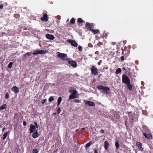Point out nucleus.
Listing matches in <instances>:
<instances>
[{
	"label": "nucleus",
	"mask_w": 153,
	"mask_h": 153,
	"mask_svg": "<svg viewBox=\"0 0 153 153\" xmlns=\"http://www.w3.org/2000/svg\"><path fill=\"white\" fill-rule=\"evenodd\" d=\"M26 55H27L28 56H30V53L29 52L27 53H25V54L24 55V56H25Z\"/></svg>",
	"instance_id": "nucleus-40"
},
{
	"label": "nucleus",
	"mask_w": 153,
	"mask_h": 153,
	"mask_svg": "<svg viewBox=\"0 0 153 153\" xmlns=\"http://www.w3.org/2000/svg\"><path fill=\"white\" fill-rule=\"evenodd\" d=\"M91 31H92V32L93 33H94V34H96L97 33V31L95 30L94 29H92V30H91Z\"/></svg>",
	"instance_id": "nucleus-32"
},
{
	"label": "nucleus",
	"mask_w": 153,
	"mask_h": 153,
	"mask_svg": "<svg viewBox=\"0 0 153 153\" xmlns=\"http://www.w3.org/2000/svg\"><path fill=\"white\" fill-rule=\"evenodd\" d=\"M143 83H144V82L143 81H142L141 82V84L143 85Z\"/></svg>",
	"instance_id": "nucleus-53"
},
{
	"label": "nucleus",
	"mask_w": 153,
	"mask_h": 153,
	"mask_svg": "<svg viewBox=\"0 0 153 153\" xmlns=\"http://www.w3.org/2000/svg\"><path fill=\"white\" fill-rule=\"evenodd\" d=\"M68 41L69 43H70L72 46H74V47H76L78 45L77 43L74 40L70 39L68 40Z\"/></svg>",
	"instance_id": "nucleus-7"
},
{
	"label": "nucleus",
	"mask_w": 153,
	"mask_h": 153,
	"mask_svg": "<svg viewBox=\"0 0 153 153\" xmlns=\"http://www.w3.org/2000/svg\"><path fill=\"white\" fill-rule=\"evenodd\" d=\"M143 134L145 137L146 138H147L149 139H151L152 138V135L151 134H147L146 133H144Z\"/></svg>",
	"instance_id": "nucleus-15"
},
{
	"label": "nucleus",
	"mask_w": 153,
	"mask_h": 153,
	"mask_svg": "<svg viewBox=\"0 0 153 153\" xmlns=\"http://www.w3.org/2000/svg\"><path fill=\"white\" fill-rule=\"evenodd\" d=\"M91 28H92V27L90 25H89L88 27V29L90 31H91V30H92V29Z\"/></svg>",
	"instance_id": "nucleus-34"
},
{
	"label": "nucleus",
	"mask_w": 153,
	"mask_h": 153,
	"mask_svg": "<svg viewBox=\"0 0 153 153\" xmlns=\"http://www.w3.org/2000/svg\"><path fill=\"white\" fill-rule=\"evenodd\" d=\"M98 151L97 150H95V151H94V153H98Z\"/></svg>",
	"instance_id": "nucleus-47"
},
{
	"label": "nucleus",
	"mask_w": 153,
	"mask_h": 153,
	"mask_svg": "<svg viewBox=\"0 0 153 153\" xmlns=\"http://www.w3.org/2000/svg\"><path fill=\"white\" fill-rule=\"evenodd\" d=\"M23 125L24 126H25L27 125V123L26 121H24L23 122Z\"/></svg>",
	"instance_id": "nucleus-41"
},
{
	"label": "nucleus",
	"mask_w": 153,
	"mask_h": 153,
	"mask_svg": "<svg viewBox=\"0 0 153 153\" xmlns=\"http://www.w3.org/2000/svg\"><path fill=\"white\" fill-rule=\"evenodd\" d=\"M57 56L59 58L61 59L62 60H65V58L67 57V56L66 54L65 53H59Z\"/></svg>",
	"instance_id": "nucleus-5"
},
{
	"label": "nucleus",
	"mask_w": 153,
	"mask_h": 153,
	"mask_svg": "<svg viewBox=\"0 0 153 153\" xmlns=\"http://www.w3.org/2000/svg\"><path fill=\"white\" fill-rule=\"evenodd\" d=\"M100 132L101 133H104V130L102 129H101L100 131Z\"/></svg>",
	"instance_id": "nucleus-42"
},
{
	"label": "nucleus",
	"mask_w": 153,
	"mask_h": 153,
	"mask_svg": "<svg viewBox=\"0 0 153 153\" xmlns=\"http://www.w3.org/2000/svg\"><path fill=\"white\" fill-rule=\"evenodd\" d=\"M62 98L61 97H59L58 99V100H57V102H58L57 104V105H59L60 104V103H61V102L62 101Z\"/></svg>",
	"instance_id": "nucleus-18"
},
{
	"label": "nucleus",
	"mask_w": 153,
	"mask_h": 153,
	"mask_svg": "<svg viewBox=\"0 0 153 153\" xmlns=\"http://www.w3.org/2000/svg\"><path fill=\"white\" fill-rule=\"evenodd\" d=\"M46 37L47 39H49L53 40L55 38L53 35L49 34H46Z\"/></svg>",
	"instance_id": "nucleus-10"
},
{
	"label": "nucleus",
	"mask_w": 153,
	"mask_h": 153,
	"mask_svg": "<svg viewBox=\"0 0 153 153\" xmlns=\"http://www.w3.org/2000/svg\"><path fill=\"white\" fill-rule=\"evenodd\" d=\"M96 31H97V32H99V30H98V29H97V30Z\"/></svg>",
	"instance_id": "nucleus-54"
},
{
	"label": "nucleus",
	"mask_w": 153,
	"mask_h": 153,
	"mask_svg": "<svg viewBox=\"0 0 153 153\" xmlns=\"http://www.w3.org/2000/svg\"><path fill=\"white\" fill-rule=\"evenodd\" d=\"M34 124L36 126V127L37 128H38V125H37V122H34Z\"/></svg>",
	"instance_id": "nucleus-37"
},
{
	"label": "nucleus",
	"mask_w": 153,
	"mask_h": 153,
	"mask_svg": "<svg viewBox=\"0 0 153 153\" xmlns=\"http://www.w3.org/2000/svg\"><path fill=\"white\" fill-rule=\"evenodd\" d=\"M6 128L5 127L2 130V131H3Z\"/></svg>",
	"instance_id": "nucleus-48"
},
{
	"label": "nucleus",
	"mask_w": 153,
	"mask_h": 153,
	"mask_svg": "<svg viewBox=\"0 0 153 153\" xmlns=\"http://www.w3.org/2000/svg\"><path fill=\"white\" fill-rule=\"evenodd\" d=\"M90 25V24L89 23H86V24L85 25L86 26H87L88 25V26Z\"/></svg>",
	"instance_id": "nucleus-43"
},
{
	"label": "nucleus",
	"mask_w": 153,
	"mask_h": 153,
	"mask_svg": "<svg viewBox=\"0 0 153 153\" xmlns=\"http://www.w3.org/2000/svg\"><path fill=\"white\" fill-rule=\"evenodd\" d=\"M68 63L74 68H76L77 67L76 63L74 61H69Z\"/></svg>",
	"instance_id": "nucleus-9"
},
{
	"label": "nucleus",
	"mask_w": 153,
	"mask_h": 153,
	"mask_svg": "<svg viewBox=\"0 0 153 153\" xmlns=\"http://www.w3.org/2000/svg\"><path fill=\"white\" fill-rule=\"evenodd\" d=\"M101 61H100V62H101ZM98 65H100V62H98Z\"/></svg>",
	"instance_id": "nucleus-52"
},
{
	"label": "nucleus",
	"mask_w": 153,
	"mask_h": 153,
	"mask_svg": "<svg viewBox=\"0 0 153 153\" xmlns=\"http://www.w3.org/2000/svg\"><path fill=\"white\" fill-rule=\"evenodd\" d=\"M2 34H3L4 35H5L6 34V33H4V32H3L2 33Z\"/></svg>",
	"instance_id": "nucleus-49"
},
{
	"label": "nucleus",
	"mask_w": 153,
	"mask_h": 153,
	"mask_svg": "<svg viewBox=\"0 0 153 153\" xmlns=\"http://www.w3.org/2000/svg\"><path fill=\"white\" fill-rule=\"evenodd\" d=\"M54 100V98L53 97L51 96L49 98L48 101L49 102H51L52 101Z\"/></svg>",
	"instance_id": "nucleus-25"
},
{
	"label": "nucleus",
	"mask_w": 153,
	"mask_h": 153,
	"mask_svg": "<svg viewBox=\"0 0 153 153\" xmlns=\"http://www.w3.org/2000/svg\"><path fill=\"white\" fill-rule=\"evenodd\" d=\"M122 69L123 70H124V71H126V68L124 67H123L122 68Z\"/></svg>",
	"instance_id": "nucleus-46"
},
{
	"label": "nucleus",
	"mask_w": 153,
	"mask_h": 153,
	"mask_svg": "<svg viewBox=\"0 0 153 153\" xmlns=\"http://www.w3.org/2000/svg\"><path fill=\"white\" fill-rule=\"evenodd\" d=\"M77 22L79 23H82L84 22V21L81 18H78Z\"/></svg>",
	"instance_id": "nucleus-26"
},
{
	"label": "nucleus",
	"mask_w": 153,
	"mask_h": 153,
	"mask_svg": "<svg viewBox=\"0 0 153 153\" xmlns=\"http://www.w3.org/2000/svg\"><path fill=\"white\" fill-rule=\"evenodd\" d=\"M136 145L138 146L139 149L142 151H143V148L142 147V144L140 142H137L136 143Z\"/></svg>",
	"instance_id": "nucleus-13"
},
{
	"label": "nucleus",
	"mask_w": 153,
	"mask_h": 153,
	"mask_svg": "<svg viewBox=\"0 0 153 153\" xmlns=\"http://www.w3.org/2000/svg\"><path fill=\"white\" fill-rule=\"evenodd\" d=\"M97 88L99 90H102L103 91L101 92L105 93L106 94H110V89L108 87H105L102 85H99L97 86Z\"/></svg>",
	"instance_id": "nucleus-1"
},
{
	"label": "nucleus",
	"mask_w": 153,
	"mask_h": 153,
	"mask_svg": "<svg viewBox=\"0 0 153 153\" xmlns=\"http://www.w3.org/2000/svg\"><path fill=\"white\" fill-rule=\"evenodd\" d=\"M9 95L8 93H6L5 96V98L6 99H7L9 97Z\"/></svg>",
	"instance_id": "nucleus-33"
},
{
	"label": "nucleus",
	"mask_w": 153,
	"mask_h": 153,
	"mask_svg": "<svg viewBox=\"0 0 153 153\" xmlns=\"http://www.w3.org/2000/svg\"><path fill=\"white\" fill-rule=\"evenodd\" d=\"M13 64V62H10L8 65V68H12Z\"/></svg>",
	"instance_id": "nucleus-23"
},
{
	"label": "nucleus",
	"mask_w": 153,
	"mask_h": 153,
	"mask_svg": "<svg viewBox=\"0 0 153 153\" xmlns=\"http://www.w3.org/2000/svg\"><path fill=\"white\" fill-rule=\"evenodd\" d=\"M68 59H66V60L67 61H68Z\"/></svg>",
	"instance_id": "nucleus-56"
},
{
	"label": "nucleus",
	"mask_w": 153,
	"mask_h": 153,
	"mask_svg": "<svg viewBox=\"0 0 153 153\" xmlns=\"http://www.w3.org/2000/svg\"><path fill=\"white\" fill-rule=\"evenodd\" d=\"M32 137L34 138H36L39 137L38 133L36 131L33 134Z\"/></svg>",
	"instance_id": "nucleus-16"
},
{
	"label": "nucleus",
	"mask_w": 153,
	"mask_h": 153,
	"mask_svg": "<svg viewBox=\"0 0 153 153\" xmlns=\"http://www.w3.org/2000/svg\"><path fill=\"white\" fill-rule=\"evenodd\" d=\"M121 71V69L120 68H118L115 71V73L116 74H118L120 73Z\"/></svg>",
	"instance_id": "nucleus-24"
},
{
	"label": "nucleus",
	"mask_w": 153,
	"mask_h": 153,
	"mask_svg": "<svg viewBox=\"0 0 153 153\" xmlns=\"http://www.w3.org/2000/svg\"><path fill=\"white\" fill-rule=\"evenodd\" d=\"M76 131H78V129H76Z\"/></svg>",
	"instance_id": "nucleus-57"
},
{
	"label": "nucleus",
	"mask_w": 153,
	"mask_h": 153,
	"mask_svg": "<svg viewBox=\"0 0 153 153\" xmlns=\"http://www.w3.org/2000/svg\"><path fill=\"white\" fill-rule=\"evenodd\" d=\"M98 71L97 68L94 66H92L91 68V72L92 74L94 75H97Z\"/></svg>",
	"instance_id": "nucleus-4"
},
{
	"label": "nucleus",
	"mask_w": 153,
	"mask_h": 153,
	"mask_svg": "<svg viewBox=\"0 0 153 153\" xmlns=\"http://www.w3.org/2000/svg\"><path fill=\"white\" fill-rule=\"evenodd\" d=\"M84 102L85 103V104L88 105L89 106H95V103L94 102L91 101L84 100Z\"/></svg>",
	"instance_id": "nucleus-6"
},
{
	"label": "nucleus",
	"mask_w": 153,
	"mask_h": 153,
	"mask_svg": "<svg viewBox=\"0 0 153 153\" xmlns=\"http://www.w3.org/2000/svg\"><path fill=\"white\" fill-rule=\"evenodd\" d=\"M127 85V87L130 90H131L132 89V85L130 84V83H129L128 84H126Z\"/></svg>",
	"instance_id": "nucleus-20"
},
{
	"label": "nucleus",
	"mask_w": 153,
	"mask_h": 153,
	"mask_svg": "<svg viewBox=\"0 0 153 153\" xmlns=\"http://www.w3.org/2000/svg\"><path fill=\"white\" fill-rule=\"evenodd\" d=\"M127 112L128 114H130L131 113V111H130V112L128 111Z\"/></svg>",
	"instance_id": "nucleus-51"
},
{
	"label": "nucleus",
	"mask_w": 153,
	"mask_h": 153,
	"mask_svg": "<svg viewBox=\"0 0 153 153\" xmlns=\"http://www.w3.org/2000/svg\"><path fill=\"white\" fill-rule=\"evenodd\" d=\"M121 60L122 61H123L124 60V57L123 56H122L120 58Z\"/></svg>",
	"instance_id": "nucleus-38"
},
{
	"label": "nucleus",
	"mask_w": 153,
	"mask_h": 153,
	"mask_svg": "<svg viewBox=\"0 0 153 153\" xmlns=\"http://www.w3.org/2000/svg\"><path fill=\"white\" fill-rule=\"evenodd\" d=\"M9 153H11V152H9Z\"/></svg>",
	"instance_id": "nucleus-58"
},
{
	"label": "nucleus",
	"mask_w": 153,
	"mask_h": 153,
	"mask_svg": "<svg viewBox=\"0 0 153 153\" xmlns=\"http://www.w3.org/2000/svg\"><path fill=\"white\" fill-rule=\"evenodd\" d=\"M75 102L76 103H78L80 102V101L79 100L76 99L75 100Z\"/></svg>",
	"instance_id": "nucleus-39"
},
{
	"label": "nucleus",
	"mask_w": 153,
	"mask_h": 153,
	"mask_svg": "<svg viewBox=\"0 0 153 153\" xmlns=\"http://www.w3.org/2000/svg\"><path fill=\"white\" fill-rule=\"evenodd\" d=\"M7 105L6 104H4L1 106L0 109L1 110H3L4 109H5L6 108Z\"/></svg>",
	"instance_id": "nucleus-19"
},
{
	"label": "nucleus",
	"mask_w": 153,
	"mask_h": 153,
	"mask_svg": "<svg viewBox=\"0 0 153 153\" xmlns=\"http://www.w3.org/2000/svg\"><path fill=\"white\" fill-rule=\"evenodd\" d=\"M7 135V132L4 134H3V136L4 137L3 139L4 140L6 139Z\"/></svg>",
	"instance_id": "nucleus-29"
},
{
	"label": "nucleus",
	"mask_w": 153,
	"mask_h": 153,
	"mask_svg": "<svg viewBox=\"0 0 153 153\" xmlns=\"http://www.w3.org/2000/svg\"><path fill=\"white\" fill-rule=\"evenodd\" d=\"M88 46L89 47H92V45L91 44H89L88 45Z\"/></svg>",
	"instance_id": "nucleus-45"
},
{
	"label": "nucleus",
	"mask_w": 153,
	"mask_h": 153,
	"mask_svg": "<svg viewBox=\"0 0 153 153\" xmlns=\"http://www.w3.org/2000/svg\"><path fill=\"white\" fill-rule=\"evenodd\" d=\"M92 144V142H89L88 143H87L86 144V145L85 146V148H88Z\"/></svg>",
	"instance_id": "nucleus-21"
},
{
	"label": "nucleus",
	"mask_w": 153,
	"mask_h": 153,
	"mask_svg": "<svg viewBox=\"0 0 153 153\" xmlns=\"http://www.w3.org/2000/svg\"><path fill=\"white\" fill-rule=\"evenodd\" d=\"M57 113L58 114H59L61 112V109L60 108H59L57 110Z\"/></svg>",
	"instance_id": "nucleus-35"
},
{
	"label": "nucleus",
	"mask_w": 153,
	"mask_h": 153,
	"mask_svg": "<svg viewBox=\"0 0 153 153\" xmlns=\"http://www.w3.org/2000/svg\"><path fill=\"white\" fill-rule=\"evenodd\" d=\"M97 52H98V51H97L96 52H95V54H97Z\"/></svg>",
	"instance_id": "nucleus-55"
},
{
	"label": "nucleus",
	"mask_w": 153,
	"mask_h": 153,
	"mask_svg": "<svg viewBox=\"0 0 153 153\" xmlns=\"http://www.w3.org/2000/svg\"><path fill=\"white\" fill-rule=\"evenodd\" d=\"M75 20L74 18H72L70 20V24H73L75 23Z\"/></svg>",
	"instance_id": "nucleus-22"
},
{
	"label": "nucleus",
	"mask_w": 153,
	"mask_h": 153,
	"mask_svg": "<svg viewBox=\"0 0 153 153\" xmlns=\"http://www.w3.org/2000/svg\"><path fill=\"white\" fill-rule=\"evenodd\" d=\"M115 145L116 147V149H117L119 146V145L117 142H116L115 143Z\"/></svg>",
	"instance_id": "nucleus-28"
},
{
	"label": "nucleus",
	"mask_w": 153,
	"mask_h": 153,
	"mask_svg": "<svg viewBox=\"0 0 153 153\" xmlns=\"http://www.w3.org/2000/svg\"><path fill=\"white\" fill-rule=\"evenodd\" d=\"M69 92L71 93V94L69 96V100L78 97L77 96V91L76 90L71 89L69 90Z\"/></svg>",
	"instance_id": "nucleus-2"
},
{
	"label": "nucleus",
	"mask_w": 153,
	"mask_h": 153,
	"mask_svg": "<svg viewBox=\"0 0 153 153\" xmlns=\"http://www.w3.org/2000/svg\"><path fill=\"white\" fill-rule=\"evenodd\" d=\"M82 47L80 45H79L78 47V50L80 51H81L82 50Z\"/></svg>",
	"instance_id": "nucleus-31"
},
{
	"label": "nucleus",
	"mask_w": 153,
	"mask_h": 153,
	"mask_svg": "<svg viewBox=\"0 0 153 153\" xmlns=\"http://www.w3.org/2000/svg\"><path fill=\"white\" fill-rule=\"evenodd\" d=\"M46 101H47V100H46V99H44V100H42V102H41V103H42V104H44V103H45V102H46Z\"/></svg>",
	"instance_id": "nucleus-36"
},
{
	"label": "nucleus",
	"mask_w": 153,
	"mask_h": 153,
	"mask_svg": "<svg viewBox=\"0 0 153 153\" xmlns=\"http://www.w3.org/2000/svg\"><path fill=\"white\" fill-rule=\"evenodd\" d=\"M122 81L123 82L126 84L130 83V79L127 75L125 74L122 75Z\"/></svg>",
	"instance_id": "nucleus-3"
},
{
	"label": "nucleus",
	"mask_w": 153,
	"mask_h": 153,
	"mask_svg": "<svg viewBox=\"0 0 153 153\" xmlns=\"http://www.w3.org/2000/svg\"><path fill=\"white\" fill-rule=\"evenodd\" d=\"M11 90L12 91H14L15 93H17L19 92V88L16 86L13 87Z\"/></svg>",
	"instance_id": "nucleus-12"
},
{
	"label": "nucleus",
	"mask_w": 153,
	"mask_h": 153,
	"mask_svg": "<svg viewBox=\"0 0 153 153\" xmlns=\"http://www.w3.org/2000/svg\"><path fill=\"white\" fill-rule=\"evenodd\" d=\"M32 152L33 153H37L38 151L37 149H33Z\"/></svg>",
	"instance_id": "nucleus-30"
},
{
	"label": "nucleus",
	"mask_w": 153,
	"mask_h": 153,
	"mask_svg": "<svg viewBox=\"0 0 153 153\" xmlns=\"http://www.w3.org/2000/svg\"><path fill=\"white\" fill-rule=\"evenodd\" d=\"M38 54H39V50L34 51L33 53V55H37Z\"/></svg>",
	"instance_id": "nucleus-27"
},
{
	"label": "nucleus",
	"mask_w": 153,
	"mask_h": 153,
	"mask_svg": "<svg viewBox=\"0 0 153 153\" xmlns=\"http://www.w3.org/2000/svg\"><path fill=\"white\" fill-rule=\"evenodd\" d=\"M39 54H45L47 52V51H44L43 50H39Z\"/></svg>",
	"instance_id": "nucleus-17"
},
{
	"label": "nucleus",
	"mask_w": 153,
	"mask_h": 153,
	"mask_svg": "<svg viewBox=\"0 0 153 153\" xmlns=\"http://www.w3.org/2000/svg\"><path fill=\"white\" fill-rule=\"evenodd\" d=\"M85 129V128H82L81 129V130H84Z\"/></svg>",
	"instance_id": "nucleus-50"
},
{
	"label": "nucleus",
	"mask_w": 153,
	"mask_h": 153,
	"mask_svg": "<svg viewBox=\"0 0 153 153\" xmlns=\"http://www.w3.org/2000/svg\"><path fill=\"white\" fill-rule=\"evenodd\" d=\"M3 7V5L2 4L0 5V8L1 9H2Z\"/></svg>",
	"instance_id": "nucleus-44"
},
{
	"label": "nucleus",
	"mask_w": 153,
	"mask_h": 153,
	"mask_svg": "<svg viewBox=\"0 0 153 153\" xmlns=\"http://www.w3.org/2000/svg\"><path fill=\"white\" fill-rule=\"evenodd\" d=\"M109 146V144L107 140L105 141L104 143V147L105 150H107Z\"/></svg>",
	"instance_id": "nucleus-14"
},
{
	"label": "nucleus",
	"mask_w": 153,
	"mask_h": 153,
	"mask_svg": "<svg viewBox=\"0 0 153 153\" xmlns=\"http://www.w3.org/2000/svg\"><path fill=\"white\" fill-rule=\"evenodd\" d=\"M30 133H32L33 132L35 131L36 130V127L34 125L31 124L30 126V128L29 129Z\"/></svg>",
	"instance_id": "nucleus-8"
},
{
	"label": "nucleus",
	"mask_w": 153,
	"mask_h": 153,
	"mask_svg": "<svg viewBox=\"0 0 153 153\" xmlns=\"http://www.w3.org/2000/svg\"><path fill=\"white\" fill-rule=\"evenodd\" d=\"M41 19L42 21H45V22H47L48 20V15L47 14L45 13L44 14L43 16V17H42L41 18Z\"/></svg>",
	"instance_id": "nucleus-11"
}]
</instances>
